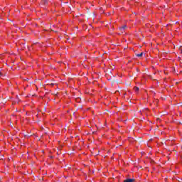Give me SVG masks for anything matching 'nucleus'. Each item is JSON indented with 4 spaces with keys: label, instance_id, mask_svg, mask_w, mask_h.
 <instances>
[{
    "label": "nucleus",
    "instance_id": "1",
    "mask_svg": "<svg viewBox=\"0 0 182 182\" xmlns=\"http://www.w3.org/2000/svg\"><path fill=\"white\" fill-rule=\"evenodd\" d=\"M134 92H136V93H138L139 90H140V89L139 87H134Z\"/></svg>",
    "mask_w": 182,
    "mask_h": 182
},
{
    "label": "nucleus",
    "instance_id": "2",
    "mask_svg": "<svg viewBox=\"0 0 182 182\" xmlns=\"http://www.w3.org/2000/svg\"><path fill=\"white\" fill-rule=\"evenodd\" d=\"M126 28H127V26H123L119 29H120V31H124L126 29Z\"/></svg>",
    "mask_w": 182,
    "mask_h": 182
},
{
    "label": "nucleus",
    "instance_id": "3",
    "mask_svg": "<svg viewBox=\"0 0 182 182\" xmlns=\"http://www.w3.org/2000/svg\"><path fill=\"white\" fill-rule=\"evenodd\" d=\"M133 181H134L133 179H127V180L124 181V182H133Z\"/></svg>",
    "mask_w": 182,
    "mask_h": 182
},
{
    "label": "nucleus",
    "instance_id": "4",
    "mask_svg": "<svg viewBox=\"0 0 182 182\" xmlns=\"http://www.w3.org/2000/svg\"><path fill=\"white\" fill-rule=\"evenodd\" d=\"M136 56H137L138 58H141V56H143V53H139V54H137Z\"/></svg>",
    "mask_w": 182,
    "mask_h": 182
},
{
    "label": "nucleus",
    "instance_id": "5",
    "mask_svg": "<svg viewBox=\"0 0 182 182\" xmlns=\"http://www.w3.org/2000/svg\"><path fill=\"white\" fill-rule=\"evenodd\" d=\"M0 76H2V71L0 70Z\"/></svg>",
    "mask_w": 182,
    "mask_h": 182
}]
</instances>
